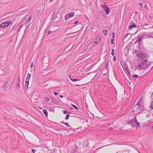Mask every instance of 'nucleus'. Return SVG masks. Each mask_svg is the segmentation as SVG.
Instances as JSON below:
<instances>
[{"label": "nucleus", "instance_id": "ea45409f", "mask_svg": "<svg viewBox=\"0 0 153 153\" xmlns=\"http://www.w3.org/2000/svg\"><path fill=\"white\" fill-rule=\"evenodd\" d=\"M18 81L17 82H20V77L19 76H18V79H17Z\"/></svg>", "mask_w": 153, "mask_h": 153}, {"label": "nucleus", "instance_id": "aec40b11", "mask_svg": "<svg viewBox=\"0 0 153 153\" xmlns=\"http://www.w3.org/2000/svg\"><path fill=\"white\" fill-rule=\"evenodd\" d=\"M10 148H11V149H13L16 147L17 146V144H16L15 145H14V147H13V146H12V144H8Z\"/></svg>", "mask_w": 153, "mask_h": 153}, {"label": "nucleus", "instance_id": "c756f323", "mask_svg": "<svg viewBox=\"0 0 153 153\" xmlns=\"http://www.w3.org/2000/svg\"><path fill=\"white\" fill-rule=\"evenodd\" d=\"M132 77L133 78L138 77V76L137 75H132Z\"/></svg>", "mask_w": 153, "mask_h": 153}, {"label": "nucleus", "instance_id": "2eb2a0df", "mask_svg": "<svg viewBox=\"0 0 153 153\" xmlns=\"http://www.w3.org/2000/svg\"><path fill=\"white\" fill-rule=\"evenodd\" d=\"M74 12H71V13L67 14V15L68 16V17H72L74 16Z\"/></svg>", "mask_w": 153, "mask_h": 153}, {"label": "nucleus", "instance_id": "4468645a", "mask_svg": "<svg viewBox=\"0 0 153 153\" xmlns=\"http://www.w3.org/2000/svg\"><path fill=\"white\" fill-rule=\"evenodd\" d=\"M69 78H70V79H71V80L73 82H75V81H80L82 79H78V78H77L73 79L72 78H71L70 76H69Z\"/></svg>", "mask_w": 153, "mask_h": 153}, {"label": "nucleus", "instance_id": "c85d7f7f", "mask_svg": "<svg viewBox=\"0 0 153 153\" xmlns=\"http://www.w3.org/2000/svg\"><path fill=\"white\" fill-rule=\"evenodd\" d=\"M31 16H30L27 19V22H30L31 19Z\"/></svg>", "mask_w": 153, "mask_h": 153}, {"label": "nucleus", "instance_id": "dca6fc26", "mask_svg": "<svg viewBox=\"0 0 153 153\" xmlns=\"http://www.w3.org/2000/svg\"><path fill=\"white\" fill-rule=\"evenodd\" d=\"M43 112L44 113L45 115L47 117H48V112L45 109H43L42 110Z\"/></svg>", "mask_w": 153, "mask_h": 153}, {"label": "nucleus", "instance_id": "37998d69", "mask_svg": "<svg viewBox=\"0 0 153 153\" xmlns=\"http://www.w3.org/2000/svg\"><path fill=\"white\" fill-rule=\"evenodd\" d=\"M140 102H139V101H138V102H137V104H136L135 105H137L138 106L139 105H140Z\"/></svg>", "mask_w": 153, "mask_h": 153}, {"label": "nucleus", "instance_id": "de8ad7c7", "mask_svg": "<svg viewBox=\"0 0 153 153\" xmlns=\"http://www.w3.org/2000/svg\"><path fill=\"white\" fill-rule=\"evenodd\" d=\"M116 56H114V58H113V59H114V62H115L116 60Z\"/></svg>", "mask_w": 153, "mask_h": 153}, {"label": "nucleus", "instance_id": "8fccbe9b", "mask_svg": "<svg viewBox=\"0 0 153 153\" xmlns=\"http://www.w3.org/2000/svg\"><path fill=\"white\" fill-rule=\"evenodd\" d=\"M146 117H150V114H147L146 115Z\"/></svg>", "mask_w": 153, "mask_h": 153}, {"label": "nucleus", "instance_id": "e433bc0d", "mask_svg": "<svg viewBox=\"0 0 153 153\" xmlns=\"http://www.w3.org/2000/svg\"><path fill=\"white\" fill-rule=\"evenodd\" d=\"M63 114H65L66 113H69L68 111H67L66 110L63 111Z\"/></svg>", "mask_w": 153, "mask_h": 153}, {"label": "nucleus", "instance_id": "0eeeda50", "mask_svg": "<svg viewBox=\"0 0 153 153\" xmlns=\"http://www.w3.org/2000/svg\"><path fill=\"white\" fill-rule=\"evenodd\" d=\"M8 24L7 22H4L1 24L0 27L3 28H5L8 26Z\"/></svg>", "mask_w": 153, "mask_h": 153}, {"label": "nucleus", "instance_id": "9d476101", "mask_svg": "<svg viewBox=\"0 0 153 153\" xmlns=\"http://www.w3.org/2000/svg\"><path fill=\"white\" fill-rule=\"evenodd\" d=\"M95 41L94 42V43L98 44L100 41V38L98 37H96L95 39Z\"/></svg>", "mask_w": 153, "mask_h": 153}, {"label": "nucleus", "instance_id": "4c0bfd02", "mask_svg": "<svg viewBox=\"0 0 153 153\" xmlns=\"http://www.w3.org/2000/svg\"><path fill=\"white\" fill-rule=\"evenodd\" d=\"M143 99L142 98V96L140 97V99L139 100V102H140V103H141Z\"/></svg>", "mask_w": 153, "mask_h": 153}, {"label": "nucleus", "instance_id": "412c9836", "mask_svg": "<svg viewBox=\"0 0 153 153\" xmlns=\"http://www.w3.org/2000/svg\"><path fill=\"white\" fill-rule=\"evenodd\" d=\"M20 82H17L16 83V88L17 89H18L20 88V86L19 83Z\"/></svg>", "mask_w": 153, "mask_h": 153}, {"label": "nucleus", "instance_id": "0e129e2a", "mask_svg": "<svg viewBox=\"0 0 153 153\" xmlns=\"http://www.w3.org/2000/svg\"><path fill=\"white\" fill-rule=\"evenodd\" d=\"M135 53H136V54H137V53H138V51H135Z\"/></svg>", "mask_w": 153, "mask_h": 153}, {"label": "nucleus", "instance_id": "39448f33", "mask_svg": "<svg viewBox=\"0 0 153 153\" xmlns=\"http://www.w3.org/2000/svg\"><path fill=\"white\" fill-rule=\"evenodd\" d=\"M140 108V105H135L131 110L132 112L138 111Z\"/></svg>", "mask_w": 153, "mask_h": 153}, {"label": "nucleus", "instance_id": "ddd939ff", "mask_svg": "<svg viewBox=\"0 0 153 153\" xmlns=\"http://www.w3.org/2000/svg\"><path fill=\"white\" fill-rule=\"evenodd\" d=\"M134 119H135V125L137 124V126H136L137 127H138V128H140V124L137 121L136 117H134Z\"/></svg>", "mask_w": 153, "mask_h": 153}, {"label": "nucleus", "instance_id": "6e6552de", "mask_svg": "<svg viewBox=\"0 0 153 153\" xmlns=\"http://www.w3.org/2000/svg\"><path fill=\"white\" fill-rule=\"evenodd\" d=\"M128 124L132 125V126L135 127V119H132L131 120L128 122Z\"/></svg>", "mask_w": 153, "mask_h": 153}, {"label": "nucleus", "instance_id": "423d86ee", "mask_svg": "<svg viewBox=\"0 0 153 153\" xmlns=\"http://www.w3.org/2000/svg\"><path fill=\"white\" fill-rule=\"evenodd\" d=\"M78 146L76 145V144H75V145L73 146V147L71 148L72 150L71 153H74L76 152L78 149Z\"/></svg>", "mask_w": 153, "mask_h": 153}, {"label": "nucleus", "instance_id": "a19ab883", "mask_svg": "<svg viewBox=\"0 0 153 153\" xmlns=\"http://www.w3.org/2000/svg\"><path fill=\"white\" fill-rule=\"evenodd\" d=\"M16 25H13V28L12 29L11 31L14 30H15L14 28H15V27L16 26Z\"/></svg>", "mask_w": 153, "mask_h": 153}, {"label": "nucleus", "instance_id": "4be33fe9", "mask_svg": "<svg viewBox=\"0 0 153 153\" xmlns=\"http://www.w3.org/2000/svg\"><path fill=\"white\" fill-rule=\"evenodd\" d=\"M143 1H142V2H141V3L140 4V5L141 6H143H143L145 7H146V3H144L143 2Z\"/></svg>", "mask_w": 153, "mask_h": 153}, {"label": "nucleus", "instance_id": "603ef678", "mask_svg": "<svg viewBox=\"0 0 153 153\" xmlns=\"http://www.w3.org/2000/svg\"><path fill=\"white\" fill-rule=\"evenodd\" d=\"M83 143H88V140H85L83 141Z\"/></svg>", "mask_w": 153, "mask_h": 153}, {"label": "nucleus", "instance_id": "864d4df0", "mask_svg": "<svg viewBox=\"0 0 153 153\" xmlns=\"http://www.w3.org/2000/svg\"><path fill=\"white\" fill-rule=\"evenodd\" d=\"M54 94L55 95H58V93L57 92H54Z\"/></svg>", "mask_w": 153, "mask_h": 153}, {"label": "nucleus", "instance_id": "3c124183", "mask_svg": "<svg viewBox=\"0 0 153 153\" xmlns=\"http://www.w3.org/2000/svg\"><path fill=\"white\" fill-rule=\"evenodd\" d=\"M127 71L128 74L130 75V72L128 69V70H127V71Z\"/></svg>", "mask_w": 153, "mask_h": 153}, {"label": "nucleus", "instance_id": "a878e982", "mask_svg": "<svg viewBox=\"0 0 153 153\" xmlns=\"http://www.w3.org/2000/svg\"><path fill=\"white\" fill-rule=\"evenodd\" d=\"M124 66L126 71H127V70H128V67L127 65L126 64V63L124 65Z\"/></svg>", "mask_w": 153, "mask_h": 153}, {"label": "nucleus", "instance_id": "6ab92c4d", "mask_svg": "<svg viewBox=\"0 0 153 153\" xmlns=\"http://www.w3.org/2000/svg\"><path fill=\"white\" fill-rule=\"evenodd\" d=\"M145 36V34L144 33H140L138 36L141 38L142 39H143L144 36Z\"/></svg>", "mask_w": 153, "mask_h": 153}, {"label": "nucleus", "instance_id": "e2e57ef3", "mask_svg": "<svg viewBox=\"0 0 153 153\" xmlns=\"http://www.w3.org/2000/svg\"><path fill=\"white\" fill-rule=\"evenodd\" d=\"M23 24L21 25L20 26V28H21L22 27V26H23Z\"/></svg>", "mask_w": 153, "mask_h": 153}, {"label": "nucleus", "instance_id": "6e6d98bb", "mask_svg": "<svg viewBox=\"0 0 153 153\" xmlns=\"http://www.w3.org/2000/svg\"><path fill=\"white\" fill-rule=\"evenodd\" d=\"M28 22H27V21L25 22L23 24V25H25L26 24H27V23Z\"/></svg>", "mask_w": 153, "mask_h": 153}, {"label": "nucleus", "instance_id": "f8f14e48", "mask_svg": "<svg viewBox=\"0 0 153 153\" xmlns=\"http://www.w3.org/2000/svg\"><path fill=\"white\" fill-rule=\"evenodd\" d=\"M29 84V81H28L26 80L25 87L24 88V89H25L26 90H27L28 88Z\"/></svg>", "mask_w": 153, "mask_h": 153}, {"label": "nucleus", "instance_id": "a211bd4d", "mask_svg": "<svg viewBox=\"0 0 153 153\" xmlns=\"http://www.w3.org/2000/svg\"><path fill=\"white\" fill-rule=\"evenodd\" d=\"M30 77H31V75L29 73H28L26 80L28 81H29Z\"/></svg>", "mask_w": 153, "mask_h": 153}, {"label": "nucleus", "instance_id": "9b49d317", "mask_svg": "<svg viewBox=\"0 0 153 153\" xmlns=\"http://www.w3.org/2000/svg\"><path fill=\"white\" fill-rule=\"evenodd\" d=\"M9 83V82H7L5 84L2 85L3 88L4 89H5L7 88L9 85V84L8 83Z\"/></svg>", "mask_w": 153, "mask_h": 153}, {"label": "nucleus", "instance_id": "69168bd1", "mask_svg": "<svg viewBox=\"0 0 153 153\" xmlns=\"http://www.w3.org/2000/svg\"><path fill=\"white\" fill-rule=\"evenodd\" d=\"M60 123L65 124V123L64 122V121H63L62 122H60Z\"/></svg>", "mask_w": 153, "mask_h": 153}, {"label": "nucleus", "instance_id": "7c9ffc66", "mask_svg": "<svg viewBox=\"0 0 153 153\" xmlns=\"http://www.w3.org/2000/svg\"><path fill=\"white\" fill-rule=\"evenodd\" d=\"M71 105L73 106V107L75 108L76 109H79V108L77 107L76 106V105L73 104H72Z\"/></svg>", "mask_w": 153, "mask_h": 153}, {"label": "nucleus", "instance_id": "1a4fd4ad", "mask_svg": "<svg viewBox=\"0 0 153 153\" xmlns=\"http://www.w3.org/2000/svg\"><path fill=\"white\" fill-rule=\"evenodd\" d=\"M141 38L139 37V38L137 39V40L136 41L135 43H138V46L140 47V42L141 41Z\"/></svg>", "mask_w": 153, "mask_h": 153}, {"label": "nucleus", "instance_id": "f3484780", "mask_svg": "<svg viewBox=\"0 0 153 153\" xmlns=\"http://www.w3.org/2000/svg\"><path fill=\"white\" fill-rule=\"evenodd\" d=\"M148 36L150 38H153V32L149 33Z\"/></svg>", "mask_w": 153, "mask_h": 153}, {"label": "nucleus", "instance_id": "052dcab7", "mask_svg": "<svg viewBox=\"0 0 153 153\" xmlns=\"http://www.w3.org/2000/svg\"><path fill=\"white\" fill-rule=\"evenodd\" d=\"M52 31H50V30L48 32V34H49L50 33H51Z\"/></svg>", "mask_w": 153, "mask_h": 153}, {"label": "nucleus", "instance_id": "13d9d810", "mask_svg": "<svg viewBox=\"0 0 153 153\" xmlns=\"http://www.w3.org/2000/svg\"><path fill=\"white\" fill-rule=\"evenodd\" d=\"M129 34V33H128V34H126V36H125V37H124V39H125V38H126L127 36Z\"/></svg>", "mask_w": 153, "mask_h": 153}, {"label": "nucleus", "instance_id": "b1692460", "mask_svg": "<svg viewBox=\"0 0 153 153\" xmlns=\"http://www.w3.org/2000/svg\"><path fill=\"white\" fill-rule=\"evenodd\" d=\"M149 107L151 109L153 110V100H152V102H151Z\"/></svg>", "mask_w": 153, "mask_h": 153}, {"label": "nucleus", "instance_id": "2f4dec72", "mask_svg": "<svg viewBox=\"0 0 153 153\" xmlns=\"http://www.w3.org/2000/svg\"><path fill=\"white\" fill-rule=\"evenodd\" d=\"M69 114H67L65 117V119L66 120H68L69 119Z\"/></svg>", "mask_w": 153, "mask_h": 153}, {"label": "nucleus", "instance_id": "c9c22d12", "mask_svg": "<svg viewBox=\"0 0 153 153\" xmlns=\"http://www.w3.org/2000/svg\"><path fill=\"white\" fill-rule=\"evenodd\" d=\"M147 67H149V66H150V65H151V62H147Z\"/></svg>", "mask_w": 153, "mask_h": 153}, {"label": "nucleus", "instance_id": "7ed1b4c3", "mask_svg": "<svg viewBox=\"0 0 153 153\" xmlns=\"http://www.w3.org/2000/svg\"><path fill=\"white\" fill-rule=\"evenodd\" d=\"M101 6L103 9H104V10L105 11L106 14L107 15H108L110 12V10L109 7L105 4L103 5H101Z\"/></svg>", "mask_w": 153, "mask_h": 153}, {"label": "nucleus", "instance_id": "473e14b6", "mask_svg": "<svg viewBox=\"0 0 153 153\" xmlns=\"http://www.w3.org/2000/svg\"><path fill=\"white\" fill-rule=\"evenodd\" d=\"M114 49H112L111 52V54L113 56H114Z\"/></svg>", "mask_w": 153, "mask_h": 153}, {"label": "nucleus", "instance_id": "c03bdc74", "mask_svg": "<svg viewBox=\"0 0 153 153\" xmlns=\"http://www.w3.org/2000/svg\"><path fill=\"white\" fill-rule=\"evenodd\" d=\"M33 62H32L30 65V68H31V67H33Z\"/></svg>", "mask_w": 153, "mask_h": 153}, {"label": "nucleus", "instance_id": "09e8293b", "mask_svg": "<svg viewBox=\"0 0 153 153\" xmlns=\"http://www.w3.org/2000/svg\"><path fill=\"white\" fill-rule=\"evenodd\" d=\"M12 21H9V22H7V23H8V25L9 26V25L11 24V23H12Z\"/></svg>", "mask_w": 153, "mask_h": 153}, {"label": "nucleus", "instance_id": "bf43d9fd", "mask_svg": "<svg viewBox=\"0 0 153 153\" xmlns=\"http://www.w3.org/2000/svg\"><path fill=\"white\" fill-rule=\"evenodd\" d=\"M75 86H76V87H78V86H79L80 85H76V84H75L74 85Z\"/></svg>", "mask_w": 153, "mask_h": 153}, {"label": "nucleus", "instance_id": "bb28decb", "mask_svg": "<svg viewBox=\"0 0 153 153\" xmlns=\"http://www.w3.org/2000/svg\"><path fill=\"white\" fill-rule=\"evenodd\" d=\"M108 61H107L106 62V65H105V68L106 69H108Z\"/></svg>", "mask_w": 153, "mask_h": 153}, {"label": "nucleus", "instance_id": "338daca9", "mask_svg": "<svg viewBox=\"0 0 153 153\" xmlns=\"http://www.w3.org/2000/svg\"><path fill=\"white\" fill-rule=\"evenodd\" d=\"M77 32V31H76V32H74L73 33H71V34H75V33H76ZM69 34H71V33H70Z\"/></svg>", "mask_w": 153, "mask_h": 153}, {"label": "nucleus", "instance_id": "49530a36", "mask_svg": "<svg viewBox=\"0 0 153 153\" xmlns=\"http://www.w3.org/2000/svg\"><path fill=\"white\" fill-rule=\"evenodd\" d=\"M151 97L152 98V100H153V92H152V94L151 95Z\"/></svg>", "mask_w": 153, "mask_h": 153}, {"label": "nucleus", "instance_id": "4d7b16f0", "mask_svg": "<svg viewBox=\"0 0 153 153\" xmlns=\"http://www.w3.org/2000/svg\"><path fill=\"white\" fill-rule=\"evenodd\" d=\"M32 152H33V153H35V151L34 150V149H32Z\"/></svg>", "mask_w": 153, "mask_h": 153}, {"label": "nucleus", "instance_id": "680f3d73", "mask_svg": "<svg viewBox=\"0 0 153 153\" xmlns=\"http://www.w3.org/2000/svg\"><path fill=\"white\" fill-rule=\"evenodd\" d=\"M59 96L61 98H62L63 97V96L62 95H60Z\"/></svg>", "mask_w": 153, "mask_h": 153}, {"label": "nucleus", "instance_id": "f704fd0d", "mask_svg": "<svg viewBox=\"0 0 153 153\" xmlns=\"http://www.w3.org/2000/svg\"><path fill=\"white\" fill-rule=\"evenodd\" d=\"M114 39H111V45H112L114 43Z\"/></svg>", "mask_w": 153, "mask_h": 153}, {"label": "nucleus", "instance_id": "f257e3e1", "mask_svg": "<svg viewBox=\"0 0 153 153\" xmlns=\"http://www.w3.org/2000/svg\"><path fill=\"white\" fill-rule=\"evenodd\" d=\"M147 60L146 59L140 62V63H139L138 65V66L141 68H140L141 70L143 69L145 70L148 68L147 66Z\"/></svg>", "mask_w": 153, "mask_h": 153}, {"label": "nucleus", "instance_id": "72a5a7b5", "mask_svg": "<svg viewBox=\"0 0 153 153\" xmlns=\"http://www.w3.org/2000/svg\"><path fill=\"white\" fill-rule=\"evenodd\" d=\"M112 37H113V39H114V37H115V33H114V32L112 33Z\"/></svg>", "mask_w": 153, "mask_h": 153}, {"label": "nucleus", "instance_id": "5701e85b", "mask_svg": "<svg viewBox=\"0 0 153 153\" xmlns=\"http://www.w3.org/2000/svg\"><path fill=\"white\" fill-rule=\"evenodd\" d=\"M103 33L104 34L105 36H107V35L108 31L107 30H103L102 31Z\"/></svg>", "mask_w": 153, "mask_h": 153}, {"label": "nucleus", "instance_id": "79ce46f5", "mask_svg": "<svg viewBox=\"0 0 153 153\" xmlns=\"http://www.w3.org/2000/svg\"><path fill=\"white\" fill-rule=\"evenodd\" d=\"M148 17L149 19H152L153 18V16H151L149 15Z\"/></svg>", "mask_w": 153, "mask_h": 153}, {"label": "nucleus", "instance_id": "5fc2aeb1", "mask_svg": "<svg viewBox=\"0 0 153 153\" xmlns=\"http://www.w3.org/2000/svg\"><path fill=\"white\" fill-rule=\"evenodd\" d=\"M45 100L46 101H48L49 100V99L47 97H45Z\"/></svg>", "mask_w": 153, "mask_h": 153}, {"label": "nucleus", "instance_id": "774afa93", "mask_svg": "<svg viewBox=\"0 0 153 153\" xmlns=\"http://www.w3.org/2000/svg\"><path fill=\"white\" fill-rule=\"evenodd\" d=\"M91 3H89V6H91Z\"/></svg>", "mask_w": 153, "mask_h": 153}, {"label": "nucleus", "instance_id": "393cba45", "mask_svg": "<svg viewBox=\"0 0 153 153\" xmlns=\"http://www.w3.org/2000/svg\"><path fill=\"white\" fill-rule=\"evenodd\" d=\"M55 10H54V12H53V14L52 15L51 19H55V18L54 19V18H53L54 16V15H55V13H56V12H55Z\"/></svg>", "mask_w": 153, "mask_h": 153}, {"label": "nucleus", "instance_id": "20e7f679", "mask_svg": "<svg viewBox=\"0 0 153 153\" xmlns=\"http://www.w3.org/2000/svg\"><path fill=\"white\" fill-rule=\"evenodd\" d=\"M136 27L137 25L133 21L131 22L128 26V27L130 29H131L133 27Z\"/></svg>", "mask_w": 153, "mask_h": 153}, {"label": "nucleus", "instance_id": "cd10ccee", "mask_svg": "<svg viewBox=\"0 0 153 153\" xmlns=\"http://www.w3.org/2000/svg\"><path fill=\"white\" fill-rule=\"evenodd\" d=\"M69 17H68V16L67 15V14L65 16V19L66 21H67L68 19V18Z\"/></svg>", "mask_w": 153, "mask_h": 153}, {"label": "nucleus", "instance_id": "a18cd8bd", "mask_svg": "<svg viewBox=\"0 0 153 153\" xmlns=\"http://www.w3.org/2000/svg\"><path fill=\"white\" fill-rule=\"evenodd\" d=\"M65 124L67 126L69 127L70 126L68 124V123L67 122H66L65 123Z\"/></svg>", "mask_w": 153, "mask_h": 153}, {"label": "nucleus", "instance_id": "58836bf2", "mask_svg": "<svg viewBox=\"0 0 153 153\" xmlns=\"http://www.w3.org/2000/svg\"><path fill=\"white\" fill-rule=\"evenodd\" d=\"M79 23V22L78 21H75L74 23V26H76V24H77L78 23Z\"/></svg>", "mask_w": 153, "mask_h": 153}, {"label": "nucleus", "instance_id": "f03ea898", "mask_svg": "<svg viewBox=\"0 0 153 153\" xmlns=\"http://www.w3.org/2000/svg\"><path fill=\"white\" fill-rule=\"evenodd\" d=\"M137 56L139 58L142 59V61L144 60V59L147 58L149 57V56L143 53H138Z\"/></svg>", "mask_w": 153, "mask_h": 153}]
</instances>
